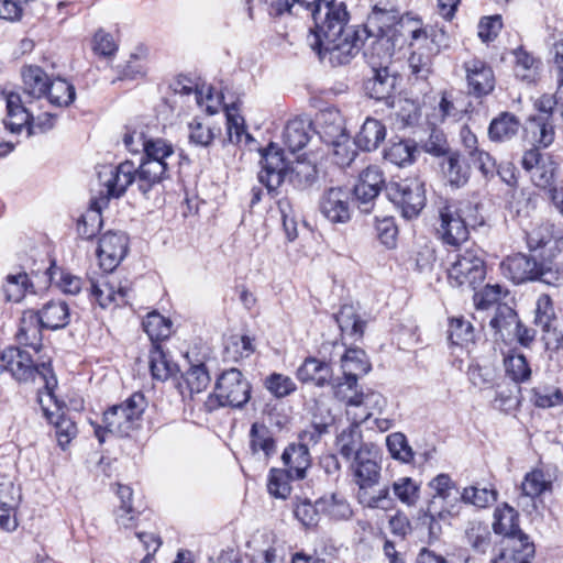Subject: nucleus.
Masks as SVG:
<instances>
[{
    "mask_svg": "<svg viewBox=\"0 0 563 563\" xmlns=\"http://www.w3.org/2000/svg\"><path fill=\"white\" fill-rule=\"evenodd\" d=\"M296 8L311 13L313 27L307 36L309 46L320 58L327 54L331 57V48L344 32L349 14L343 2L336 0H296Z\"/></svg>",
    "mask_w": 563,
    "mask_h": 563,
    "instance_id": "obj_1",
    "label": "nucleus"
},
{
    "mask_svg": "<svg viewBox=\"0 0 563 563\" xmlns=\"http://www.w3.org/2000/svg\"><path fill=\"white\" fill-rule=\"evenodd\" d=\"M479 206L466 200H450L439 198L435 201L438 225L435 234L445 245L459 247L468 240L470 229L484 224V218L478 211Z\"/></svg>",
    "mask_w": 563,
    "mask_h": 563,
    "instance_id": "obj_2",
    "label": "nucleus"
},
{
    "mask_svg": "<svg viewBox=\"0 0 563 563\" xmlns=\"http://www.w3.org/2000/svg\"><path fill=\"white\" fill-rule=\"evenodd\" d=\"M260 153L262 168L258 173V181L266 187L269 195L275 194L287 177L299 188L310 186L317 178V169L313 165L297 162L290 166L284 151L274 143H269Z\"/></svg>",
    "mask_w": 563,
    "mask_h": 563,
    "instance_id": "obj_3",
    "label": "nucleus"
},
{
    "mask_svg": "<svg viewBox=\"0 0 563 563\" xmlns=\"http://www.w3.org/2000/svg\"><path fill=\"white\" fill-rule=\"evenodd\" d=\"M399 23L400 20L396 11L374 7L362 27L354 29L344 24L343 34L340 35V40L335 41L334 48H331L330 62L339 65L347 64L360 52V42L366 33L375 34V36L382 34V36L398 37L397 26Z\"/></svg>",
    "mask_w": 563,
    "mask_h": 563,
    "instance_id": "obj_4",
    "label": "nucleus"
},
{
    "mask_svg": "<svg viewBox=\"0 0 563 563\" xmlns=\"http://www.w3.org/2000/svg\"><path fill=\"white\" fill-rule=\"evenodd\" d=\"M147 405L144 394L135 391L122 402L110 406L102 413V424L91 422L98 441L103 443L108 434L129 437L141 427Z\"/></svg>",
    "mask_w": 563,
    "mask_h": 563,
    "instance_id": "obj_5",
    "label": "nucleus"
},
{
    "mask_svg": "<svg viewBox=\"0 0 563 563\" xmlns=\"http://www.w3.org/2000/svg\"><path fill=\"white\" fill-rule=\"evenodd\" d=\"M174 146L167 140L154 137L150 141L139 164L137 190L145 197L162 181L169 178Z\"/></svg>",
    "mask_w": 563,
    "mask_h": 563,
    "instance_id": "obj_6",
    "label": "nucleus"
},
{
    "mask_svg": "<svg viewBox=\"0 0 563 563\" xmlns=\"http://www.w3.org/2000/svg\"><path fill=\"white\" fill-rule=\"evenodd\" d=\"M8 372L18 382H27L38 377L45 391L54 390L57 379L51 362L36 363L32 355L19 347H8L0 353V374Z\"/></svg>",
    "mask_w": 563,
    "mask_h": 563,
    "instance_id": "obj_7",
    "label": "nucleus"
},
{
    "mask_svg": "<svg viewBox=\"0 0 563 563\" xmlns=\"http://www.w3.org/2000/svg\"><path fill=\"white\" fill-rule=\"evenodd\" d=\"M251 384L238 368H230L220 374L214 391L203 402L207 412L220 407L243 408L251 398Z\"/></svg>",
    "mask_w": 563,
    "mask_h": 563,
    "instance_id": "obj_8",
    "label": "nucleus"
},
{
    "mask_svg": "<svg viewBox=\"0 0 563 563\" xmlns=\"http://www.w3.org/2000/svg\"><path fill=\"white\" fill-rule=\"evenodd\" d=\"M448 277L452 286L475 290L486 277L484 251L476 245L459 250Z\"/></svg>",
    "mask_w": 563,
    "mask_h": 563,
    "instance_id": "obj_9",
    "label": "nucleus"
},
{
    "mask_svg": "<svg viewBox=\"0 0 563 563\" xmlns=\"http://www.w3.org/2000/svg\"><path fill=\"white\" fill-rule=\"evenodd\" d=\"M385 190L388 199L407 220L417 218L426 207V185L418 177L390 181L385 185Z\"/></svg>",
    "mask_w": 563,
    "mask_h": 563,
    "instance_id": "obj_10",
    "label": "nucleus"
},
{
    "mask_svg": "<svg viewBox=\"0 0 563 563\" xmlns=\"http://www.w3.org/2000/svg\"><path fill=\"white\" fill-rule=\"evenodd\" d=\"M318 124L321 126L319 133L327 143L333 146V156L336 165L349 167L355 159L357 153L351 147L350 140L344 133L342 118L338 110H327L320 113Z\"/></svg>",
    "mask_w": 563,
    "mask_h": 563,
    "instance_id": "obj_11",
    "label": "nucleus"
},
{
    "mask_svg": "<svg viewBox=\"0 0 563 563\" xmlns=\"http://www.w3.org/2000/svg\"><path fill=\"white\" fill-rule=\"evenodd\" d=\"M88 291L91 302L101 308L119 307L129 303L132 283L119 274H111L90 280Z\"/></svg>",
    "mask_w": 563,
    "mask_h": 563,
    "instance_id": "obj_12",
    "label": "nucleus"
},
{
    "mask_svg": "<svg viewBox=\"0 0 563 563\" xmlns=\"http://www.w3.org/2000/svg\"><path fill=\"white\" fill-rule=\"evenodd\" d=\"M38 400L44 417L54 427L58 445L65 450L78 433L76 422L65 415L64 402L56 398L54 390L40 394Z\"/></svg>",
    "mask_w": 563,
    "mask_h": 563,
    "instance_id": "obj_13",
    "label": "nucleus"
},
{
    "mask_svg": "<svg viewBox=\"0 0 563 563\" xmlns=\"http://www.w3.org/2000/svg\"><path fill=\"white\" fill-rule=\"evenodd\" d=\"M350 471L358 490L377 485L382 472L378 446H365L361 450L357 456L351 460Z\"/></svg>",
    "mask_w": 563,
    "mask_h": 563,
    "instance_id": "obj_14",
    "label": "nucleus"
},
{
    "mask_svg": "<svg viewBox=\"0 0 563 563\" xmlns=\"http://www.w3.org/2000/svg\"><path fill=\"white\" fill-rule=\"evenodd\" d=\"M467 92L474 98H483L490 95L496 85L493 68L483 59L471 58L463 63Z\"/></svg>",
    "mask_w": 563,
    "mask_h": 563,
    "instance_id": "obj_15",
    "label": "nucleus"
},
{
    "mask_svg": "<svg viewBox=\"0 0 563 563\" xmlns=\"http://www.w3.org/2000/svg\"><path fill=\"white\" fill-rule=\"evenodd\" d=\"M384 185V174L378 166H368L360 174L353 192L361 212H372L375 199L378 197Z\"/></svg>",
    "mask_w": 563,
    "mask_h": 563,
    "instance_id": "obj_16",
    "label": "nucleus"
},
{
    "mask_svg": "<svg viewBox=\"0 0 563 563\" xmlns=\"http://www.w3.org/2000/svg\"><path fill=\"white\" fill-rule=\"evenodd\" d=\"M319 209L331 223H346L351 219V191L343 187H332L320 198Z\"/></svg>",
    "mask_w": 563,
    "mask_h": 563,
    "instance_id": "obj_17",
    "label": "nucleus"
},
{
    "mask_svg": "<svg viewBox=\"0 0 563 563\" xmlns=\"http://www.w3.org/2000/svg\"><path fill=\"white\" fill-rule=\"evenodd\" d=\"M128 250L129 238L125 233L108 231L100 238L97 249L100 266L112 272L125 257Z\"/></svg>",
    "mask_w": 563,
    "mask_h": 563,
    "instance_id": "obj_18",
    "label": "nucleus"
},
{
    "mask_svg": "<svg viewBox=\"0 0 563 563\" xmlns=\"http://www.w3.org/2000/svg\"><path fill=\"white\" fill-rule=\"evenodd\" d=\"M398 37L382 36V34L366 33L360 42L363 55L372 68L388 67L395 53Z\"/></svg>",
    "mask_w": 563,
    "mask_h": 563,
    "instance_id": "obj_19",
    "label": "nucleus"
},
{
    "mask_svg": "<svg viewBox=\"0 0 563 563\" xmlns=\"http://www.w3.org/2000/svg\"><path fill=\"white\" fill-rule=\"evenodd\" d=\"M0 100H4L7 106L5 128L12 133H20L26 126L31 133L33 114L26 108L31 100H24L19 92L4 89H0Z\"/></svg>",
    "mask_w": 563,
    "mask_h": 563,
    "instance_id": "obj_20",
    "label": "nucleus"
},
{
    "mask_svg": "<svg viewBox=\"0 0 563 563\" xmlns=\"http://www.w3.org/2000/svg\"><path fill=\"white\" fill-rule=\"evenodd\" d=\"M373 77L365 82V90L369 98L385 103L387 108H394L396 103L395 89L398 81L396 74L389 71V67L372 68Z\"/></svg>",
    "mask_w": 563,
    "mask_h": 563,
    "instance_id": "obj_21",
    "label": "nucleus"
},
{
    "mask_svg": "<svg viewBox=\"0 0 563 563\" xmlns=\"http://www.w3.org/2000/svg\"><path fill=\"white\" fill-rule=\"evenodd\" d=\"M503 274L515 284L536 280L538 261L529 255L517 253L507 256L500 264Z\"/></svg>",
    "mask_w": 563,
    "mask_h": 563,
    "instance_id": "obj_22",
    "label": "nucleus"
},
{
    "mask_svg": "<svg viewBox=\"0 0 563 563\" xmlns=\"http://www.w3.org/2000/svg\"><path fill=\"white\" fill-rule=\"evenodd\" d=\"M297 378L303 384L324 387L332 382L333 369L331 365L316 357H307L298 367Z\"/></svg>",
    "mask_w": 563,
    "mask_h": 563,
    "instance_id": "obj_23",
    "label": "nucleus"
},
{
    "mask_svg": "<svg viewBox=\"0 0 563 563\" xmlns=\"http://www.w3.org/2000/svg\"><path fill=\"white\" fill-rule=\"evenodd\" d=\"M534 553V544L529 538H510L503 541V549L493 563H531Z\"/></svg>",
    "mask_w": 563,
    "mask_h": 563,
    "instance_id": "obj_24",
    "label": "nucleus"
},
{
    "mask_svg": "<svg viewBox=\"0 0 563 563\" xmlns=\"http://www.w3.org/2000/svg\"><path fill=\"white\" fill-rule=\"evenodd\" d=\"M139 167L131 161L120 163L111 170L110 178L104 183L109 197L119 198L126 191L128 187L135 183L137 185Z\"/></svg>",
    "mask_w": 563,
    "mask_h": 563,
    "instance_id": "obj_25",
    "label": "nucleus"
},
{
    "mask_svg": "<svg viewBox=\"0 0 563 563\" xmlns=\"http://www.w3.org/2000/svg\"><path fill=\"white\" fill-rule=\"evenodd\" d=\"M362 423L352 420V423L343 429L336 437V448L339 453L346 460L351 461L365 446H375L374 443L364 442L360 426Z\"/></svg>",
    "mask_w": 563,
    "mask_h": 563,
    "instance_id": "obj_26",
    "label": "nucleus"
},
{
    "mask_svg": "<svg viewBox=\"0 0 563 563\" xmlns=\"http://www.w3.org/2000/svg\"><path fill=\"white\" fill-rule=\"evenodd\" d=\"M519 515L515 508L505 504L503 507H497L494 511L493 529L495 533L503 534L504 540L508 541L510 538H529L519 528Z\"/></svg>",
    "mask_w": 563,
    "mask_h": 563,
    "instance_id": "obj_27",
    "label": "nucleus"
},
{
    "mask_svg": "<svg viewBox=\"0 0 563 563\" xmlns=\"http://www.w3.org/2000/svg\"><path fill=\"white\" fill-rule=\"evenodd\" d=\"M385 406L386 398L380 393L374 390L366 393L361 391L353 406V408L358 409L360 412L346 409V415L351 417L352 420L363 423L376 411L380 412Z\"/></svg>",
    "mask_w": 563,
    "mask_h": 563,
    "instance_id": "obj_28",
    "label": "nucleus"
},
{
    "mask_svg": "<svg viewBox=\"0 0 563 563\" xmlns=\"http://www.w3.org/2000/svg\"><path fill=\"white\" fill-rule=\"evenodd\" d=\"M282 461L291 478L302 479L311 464V456L305 445L289 444L282 454Z\"/></svg>",
    "mask_w": 563,
    "mask_h": 563,
    "instance_id": "obj_29",
    "label": "nucleus"
},
{
    "mask_svg": "<svg viewBox=\"0 0 563 563\" xmlns=\"http://www.w3.org/2000/svg\"><path fill=\"white\" fill-rule=\"evenodd\" d=\"M556 164L552 161L549 163H542L531 172V179L537 187L549 188L551 192V199L563 216V188L553 187L555 180Z\"/></svg>",
    "mask_w": 563,
    "mask_h": 563,
    "instance_id": "obj_30",
    "label": "nucleus"
},
{
    "mask_svg": "<svg viewBox=\"0 0 563 563\" xmlns=\"http://www.w3.org/2000/svg\"><path fill=\"white\" fill-rule=\"evenodd\" d=\"M37 311L43 329H63L68 325L70 320L69 307L63 300H49Z\"/></svg>",
    "mask_w": 563,
    "mask_h": 563,
    "instance_id": "obj_31",
    "label": "nucleus"
},
{
    "mask_svg": "<svg viewBox=\"0 0 563 563\" xmlns=\"http://www.w3.org/2000/svg\"><path fill=\"white\" fill-rule=\"evenodd\" d=\"M521 126L518 117L511 112L504 111L495 117L488 126V137L492 142H507L515 137Z\"/></svg>",
    "mask_w": 563,
    "mask_h": 563,
    "instance_id": "obj_32",
    "label": "nucleus"
},
{
    "mask_svg": "<svg viewBox=\"0 0 563 563\" xmlns=\"http://www.w3.org/2000/svg\"><path fill=\"white\" fill-rule=\"evenodd\" d=\"M23 93L30 99H41L45 96L51 78L36 65L24 66L21 71Z\"/></svg>",
    "mask_w": 563,
    "mask_h": 563,
    "instance_id": "obj_33",
    "label": "nucleus"
},
{
    "mask_svg": "<svg viewBox=\"0 0 563 563\" xmlns=\"http://www.w3.org/2000/svg\"><path fill=\"white\" fill-rule=\"evenodd\" d=\"M385 137V125L377 119L367 118L356 134L354 144L362 151L371 152L376 150Z\"/></svg>",
    "mask_w": 563,
    "mask_h": 563,
    "instance_id": "obj_34",
    "label": "nucleus"
},
{
    "mask_svg": "<svg viewBox=\"0 0 563 563\" xmlns=\"http://www.w3.org/2000/svg\"><path fill=\"white\" fill-rule=\"evenodd\" d=\"M42 329L38 311L33 309L24 311L18 332L20 343L33 347L35 353H37V346L41 345L42 341Z\"/></svg>",
    "mask_w": 563,
    "mask_h": 563,
    "instance_id": "obj_35",
    "label": "nucleus"
},
{
    "mask_svg": "<svg viewBox=\"0 0 563 563\" xmlns=\"http://www.w3.org/2000/svg\"><path fill=\"white\" fill-rule=\"evenodd\" d=\"M210 383V375L205 364L191 365L181 376L179 388L183 397L194 398L203 391Z\"/></svg>",
    "mask_w": 563,
    "mask_h": 563,
    "instance_id": "obj_36",
    "label": "nucleus"
},
{
    "mask_svg": "<svg viewBox=\"0 0 563 563\" xmlns=\"http://www.w3.org/2000/svg\"><path fill=\"white\" fill-rule=\"evenodd\" d=\"M334 318L342 335L349 336L354 341L363 336L365 321L360 318L353 306H342L339 312L334 314Z\"/></svg>",
    "mask_w": 563,
    "mask_h": 563,
    "instance_id": "obj_37",
    "label": "nucleus"
},
{
    "mask_svg": "<svg viewBox=\"0 0 563 563\" xmlns=\"http://www.w3.org/2000/svg\"><path fill=\"white\" fill-rule=\"evenodd\" d=\"M442 166L450 186L461 188L467 184L471 168L470 165L461 158L459 153H450Z\"/></svg>",
    "mask_w": 563,
    "mask_h": 563,
    "instance_id": "obj_38",
    "label": "nucleus"
},
{
    "mask_svg": "<svg viewBox=\"0 0 563 563\" xmlns=\"http://www.w3.org/2000/svg\"><path fill=\"white\" fill-rule=\"evenodd\" d=\"M310 124L302 119L289 120L285 126L283 139L285 145L292 153L302 150L310 140Z\"/></svg>",
    "mask_w": 563,
    "mask_h": 563,
    "instance_id": "obj_39",
    "label": "nucleus"
},
{
    "mask_svg": "<svg viewBox=\"0 0 563 563\" xmlns=\"http://www.w3.org/2000/svg\"><path fill=\"white\" fill-rule=\"evenodd\" d=\"M250 450L253 454L263 452L271 457L276 452V442L272 431L264 423L254 422L250 429Z\"/></svg>",
    "mask_w": 563,
    "mask_h": 563,
    "instance_id": "obj_40",
    "label": "nucleus"
},
{
    "mask_svg": "<svg viewBox=\"0 0 563 563\" xmlns=\"http://www.w3.org/2000/svg\"><path fill=\"white\" fill-rule=\"evenodd\" d=\"M142 324L152 344H159L161 341L168 339L173 332L172 321L157 311L147 313Z\"/></svg>",
    "mask_w": 563,
    "mask_h": 563,
    "instance_id": "obj_41",
    "label": "nucleus"
},
{
    "mask_svg": "<svg viewBox=\"0 0 563 563\" xmlns=\"http://www.w3.org/2000/svg\"><path fill=\"white\" fill-rule=\"evenodd\" d=\"M506 376L517 384L526 383L531 378V367L527 357L517 351H510L504 357Z\"/></svg>",
    "mask_w": 563,
    "mask_h": 563,
    "instance_id": "obj_42",
    "label": "nucleus"
},
{
    "mask_svg": "<svg viewBox=\"0 0 563 563\" xmlns=\"http://www.w3.org/2000/svg\"><path fill=\"white\" fill-rule=\"evenodd\" d=\"M321 512L335 520L349 519L352 516V508L342 493H332L318 499Z\"/></svg>",
    "mask_w": 563,
    "mask_h": 563,
    "instance_id": "obj_43",
    "label": "nucleus"
},
{
    "mask_svg": "<svg viewBox=\"0 0 563 563\" xmlns=\"http://www.w3.org/2000/svg\"><path fill=\"white\" fill-rule=\"evenodd\" d=\"M514 55L516 58V77L528 84L534 82L539 74L541 62L523 47L515 49Z\"/></svg>",
    "mask_w": 563,
    "mask_h": 563,
    "instance_id": "obj_44",
    "label": "nucleus"
},
{
    "mask_svg": "<svg viewBox=\"0 0 563 563\" xmlns=\"http://www.w3.org/2000/svg\"><path fill=\"white\" fill-rule=\"evenodd\" d=\"M411 36L415 41L421 40L420 47L432 56H437L450 45V37L442 29H430L429 31L418 29L412 31Z\"/></svg>",
    "mask_w": 563,
    "mask_h": 563,
    "instance_id": "obj_45",
    "label": "nucleus"
},
{
    "mask_svg": "<svg viewBox=\"0 0 563 563\" xmlns=\"http://www.w3.org/2000/svg\"><path fill=\"white\" fill-rule=\"evenodd\" d=\"M448 339L452 345L466 346L474 343L475 330L471 321L463 316L449 319Z\"/></svg>",
    "mask_w": 563,
    "mask_h": 563,
    "instance_id": "obj_46",
    "label": "nucleus"
},
{
    "mask_svg": "<svg viewBox=\"0 0 563 563\" xmlns=\"http://www.w3.org/2000/svg\"><path fill=\"white\" fill-rule=\"evenodd\" d=\"M341 368L343 374L358 378L369 372L371 363L362 349L351 347L341 357Z\"/></svg>",
    "mask_w": 563,
    "mask_h": 563,
    "instance_id": "obj_47",
    "label": "nucleus"
},
{
    "mask_svg": "<svg viewBox=\"0 0 563 563\" xmlns=\"http://www.w3.org/2000/svg\"><path fill=\"white\" fill-rule=\"evenodd\" d=\"M417 145L411 140L393 142L385 151L384 158L397 166H405L415 162Z\"/></svg>",
    "mask_w": 563,
    "mask_h": 563,
    "instance_id": "obj_48",
    "label": "nucleus"
},
{
    "mask_svg": "<svg viewBox=\"0 0 563 563\" xmlns=\"http://www.w3.org/2000/svg\"><path fill=\"white\" fill-rule=\"evenodd\" d=\"M56 107H68L76 98L75 87L66 79H51L45 96Z\"/></svg>",
    "mask_w": 563,
    "mask_h": 563,
    "instance_id": "obj_49",
    "label": "nucleus"
},
{
    "mask_svg": "<svg viewBox=\"0 0 563 563\" xmlns=\"http://www.w3.org/2000/svg\"><path fill=\"white\" fill-rule=\"evenodd\" d=\"M102 223L101 206L98 201H92L77 222L78 234L85 240H91L99 233Z\"/></svg>",
    "mask_w": 563,
    "mask_h": 563,
    "instance_id": "obj_50",
    "label": "nucleus"
},
{
    "mask_svg": "<svg viewBox=\"0 0 563 563\" xmlns=\"http://www.w3.org/2000/svg\"><path fill=\"white\" fill-rule=\"evenodd\" d=\"M220 129H216L203 124L198 119H194L188 123V141L189 144L197 148L208 150L214 143Z\"/></svg>",
    "mask_w": 563,
    "mask_h": 563,
    "instance_id": "obj_51",
    "label": "nucleus"
},
{
    "mask_svg": "<svg viewBox=\"0 0 563 563\" xmlns=\"http://www.w3.org/2000/svg\"><path fill=\"white\" fill-rule=\"evenodd\" d=\"M357 377L343 374L342 378H332V382L330 383L334 397L339 401L345 404L347 409L353 408L354 401L361 393L357 390Z\"/></svg>",
    "mask_w": 563,
    "mask_h": 563,
    "instance_id": "obj_52",
    "label": "nucleus"
},
{
    "mask_svg": "<svg viewBox=\"0 0 563 563\" xmlns=\"http://www.w3.org/2000/svg\"><path fill=\"white\" fill-rule=\"evenodd\" d=\"M530 401L541 409L563 406V391L550 385L534 386L530 389Z\"/></svg>",
    "mask_w": 563,
    "mask_h": 563,
    "instance_id": "obj_53",
    "label": "nucleus"
},
{
    "mask_svg": "<svg viewBox=\"0 0 563 563\" xmlns=\"http://www.w3.org/2000/svg\"><path fill=\"white\" fill-rule=\"evenodd\" d=\"M518 320V314L515 309L507 303H498L495 309V314L489 321V325L496 334L504 338L505 333L508 335L512 333V329Z\"/></svg>",
    "mask_w": 563,
    "mask_h": 563,
    "instance_id": "obj_54",
    "label": "nucleus"
},
{
    "mask_svg": "<svg viewBox=\"0 0 563 563\" xmlns=\"http://www.w3.org/2000/svg\"><path fill=\"white\" fill-rule=\"evenodd\" d=\"M420 488V484L408 476L397 478L391 485L395 497L408 507L416 506L418 503Z\"/></svg>",
    "mask_w": 563,
    "mask_h": 563,
    "instance_id": "obj_55",
    "label": "nucleus"
},
{
    "mask_svg": "<svg viewBox=\"0 0 563 563\" xmlns=\"http://www.w3.org/2000/svg\"><path fill=\"white\" fill-rule=\"evenodd\" d=\"M148 365L153 378L167 379L174 371L173 363L167 358L161 344H152L148 353Z\"/></svg>",
    "mask_w": 563,
    "mask_h": 563,
    "instance_id": "obj_56",
    "label": "nucleus"
},
{
    "mask_svg": "<svg viewBox=\"0 0 563 563\" xmlns=\"http://www.w3.org/2000/svg\"><path fill=\"white\" fill-rule=\"evenodd\" d=\"M225 115L227 134L230 143L240 144L244 137L246 141L252 139L246 132L244 119L238 113V109L234 103L225 107Z\"/></svg>",
    "mask_w": 563,
    "mask_h": 563,
    "instance_id": "obj_57",
    "label": "nucleus"
},
{
    "mask_svg": "<svg viewBox=\"0 0 563 563\" xmlns=\"http://www.w3.org/2000/svg\"><path fill=\"white\" fill-rule=\"evenodd\" d=\"M386 445L393 459L402 463H411L415 453L402 432H394L386 437Z\"/></svg>",
    "mask_w": 563,
    "mask_h": 563,
    "instance_id": "obj_58",
    "label": "nucleus"
},
{
    "mask_svg": "<svg viewBox=\"0 0 563 563\" xmlns=\"http://www.w3.org/2000/svg\"><path fill=\"white\" fill-rule=\"evenodd\" d=\"M49 280L65 294L76 295L82 287L81 278L64 272L54 264L47 269Z\"/></svg>",
    "mask_w": 563,
    "mask_h": 563,
    "instance_id": "obj_59",
    "label": "nucleus"
},
{
    "mask_svg": "<svg viewBox=\"0 0 563 563\" xmlns=\"http://www.w3.org/2000/svg\"><path fill=\"white\" fill-rule=\"evenodd\" d=\"M33 285L30 283L26 273L22 272L15 275H8L3 285V291L8 301L19 302L25 296L29 288Z\"/></svg>",
    "mask_w": 563,
    "mask_h": 563,
    "instance_id": "obj_60",
    "label": "nucleus"
},
{
    "mask_svg": "<svg viewBox=\"0 0 563 563\" xmlns=\"http://www.w3.org/2000/svg\"><path fill=\"white\" fill-rule=\"evenodd\" d=\"M433 57L420 46L411 53L408 63L411 75L417 80H426L432 73Z\"/></svg>",
    "mask_w": 563,
    "mask_h": 563,
    "instance_id": "obj_61",
    "label": "nucleus"
},
{
    "mask_svg": "<svg viewBox=\"0 0 563 563\" xmlns=\"http://www.w3.org/2000/svg\"><path fill=\"white\" fill-rule=\"evenodd\" d=\"M465 538L472 548L478 552H485L490 543V530L488 525L482 521L468 522Z\"/></svg>",
    "mask_w": 563,
    "mask_h": 563,
    "instance_id": "obj_62",
    "label": "nucleus"
},
{
    "mask_svg": "<svg viewBox=\"0 0 563 563\" xmlns=\"http://www.w3.org/2000/svg\"><path fill=\"white\" fill-rule=\"evenodd\" d=\"M290 474L280 468H272L267 477V490L271 496L279 499H286L291 492L289 481Z\"/></svg>",
    "mask_w": 563,
    "mask_h": 563,
    "instance_id": "obj_63",
    "label": "nucleus"
},
{
    "mask_svg": "<svg viewBox=\"0 0 563 563\" xmlns=\"http://www.w3.org/2000/svg\"><path fill=\"white\" fill-rule=\"evenodd\" d=\"M536 280L549 286L559 287L563 285V263L552 260L538 262Z\"/></svg>",
    "mask_w": 563,
    "mask_h": 563,
    "instance_id": "obj_64",
    "label": "nucleus"
}]
</instances>
